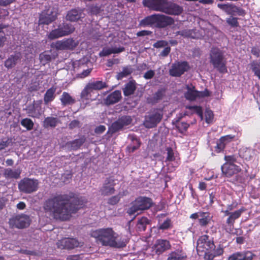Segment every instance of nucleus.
Masks as SVG:
<instances>
[{
	"mask_svg": "<svg viewBox=\"0 0 260 260\" xmlns=\"http://www.w3.org/2000/svg\"><path fill=\"white\" fill-rule=\"evenodd\" d=\"M85 203L86 200L82 197L72 198L67 194H58L46 200L43 208L46 213L54 218L66 220L70 218L72 213L82 208Z\"/></svg>",
	"mask_w": 260,
	"mask_h": 260,
	"instance_id": "f257e3e1",
	"label": "nucleus"
},
{
	"mask_svg": "<svg viewBox=\"0 0 260 260\" xmlns=\"http://www.w3.org/2000/svg\"><path fill=\"white\" fill-rule=\"evenodd\" d=\"M91 237L95 238L102 245L112 248H122L126 246L127 240L115 232L112 228H102L90 233Z\"/></svg>",
	"mask_w": 260,
	"mask_h": 260,
	"instance_id": "f03ea898",
	"label": "nucleus"
},
{
	"mask_svg": "<svg viewBox=\"0 0 260 260\" xmlns=\"http://www.w3.org/2000/svg\"><path fill=\"white\" fill-rule=\"evenodd\" d=\"M197 250L198 252H204L205 260H213L223 252V248L216 247L212 239L206 235L201 236L198 240Z\"/></svg>",
	"mask_w": 260,
	"mask_h": 260,
	"instance_id": "7ed1b4c3",
	"label": "nucleus"
},
{
	"mask_svg": "<svg viewBox=\"0 0 260 260\" xmlns=\"http://www.w3.org/2000/svg\"><path fill=\"white\" fill-rule=\"evenodd\" d=\"M143 4L150 10L170 15H178L183 11L181 7L168 0H143Z\"/></svg>",
	"mask_w": 260,
	"mask_h": 260,
	"instance_id": "20e7f679",
	"label": "nucleus"
},
{
	"mask_svg": "<svg viewBox=\"0 0 260 260\" xmlns=\"http://www.w3.org/2000/svg\"><path fill=\"white\" fill-rule=\"evenodd\" d=\"M174 23V19L162 14H153L142 19L140 24L143 26H154L158 28H164Z\"/></svg>",
	"mask_w": 260,
	"mask_h": 260,
	"instance_id": "39448f33",
	"label": "nucleus"
},
{
	"mask_svg": "<svg viewBox=\"0 0 260 260\" xmlns=\"http://www.w3.org/2000/svg\"><path fill=\"white\" fill-rule=\"evenodd\" d=\"M210 62L214 68L220 72L224 73L227 72L225 62L223 60V53L217 48H213L210 52Z\"/></svg>",
	"mask_w": 260,
	"mask_h": 260,
	"instance_id": "423d86ee",
	"label": "nucleus"
},
{
	"mask_svg": "<svg viewBox=\"0 0 260 260\" xmlns=\"http://www.w3.org/2000/svg\"><path fill=\"white\" fill-rule=\"evenodd\" d=\"M152 205V200L146 197H139L132 203V206L128 209L127 213L132 215L139 214V211L147 210Z\"/></svg>",
	"mask_w": 260,
	"mask_h": 260,
	"instance_id": "0eeeda50",
	"label": "nucleus"
},
{
	"mask_svg": "<svg viewBox=\"0 0 260 260\" xmlns=\"http://www.w3.org/2000/svg\"><path fill=\"white\" fill-rule=\"evenodd\" d=\"M225 160L226 162L221 166V169L222 173L225 176H231L241 170V168L236 164L238 162L236 156H225Z\"/></svg>",
	"mask_w": 260,
	"mask_h": 260,
	"instance_id": "6e6552de",
	"label": "nucleus"
},
{
	"mask_svg": "<svg viewBox=\"0 0 260 260\" xmlns=\"http://www.w3.org/2000/svg\"><path fill=\"white\" fill-rule=\"evenodd\" d=\"M234 134L223 136L217 141L216 146V151L219 152L223 150L225 146L233 140H238L242 136V129L239 127H234L233 128Z\"/></svg>",
	"mask_w": 260,
	"mask_h": 260,
	"instance_id": "1a4fd4ad",
	"label": "nucleus"
},
{
	"mask_svg": "<svg viewBox=\"0 0 260 260\" xmlns=\"http://www.w3.org/2000/svg\"><path fill=\"white\" fill-rule=\"evenodd\" d=\"M162 116V110L160 109H154L145 116L144 125L146 127L149 128L154 127L161 121Z\"/></svg>",
	"mask_w": 260,
	"mask_h": 260,
	"instance_id": "9d476101",
	"label": "nucleus"
},
{
	"mask_svg": "<svg viewBox=\"0 0 260 260\" xmlns=\"http://www.w3.org/2000/svg\"><path fill=\"white\" fill-rule=\"evenodd\" d=\"M39 182L37 179L25 178L18 184L19 190L26 193H30L37 190Z\"/></svg>",
	"mask_w": 260,
	"mask_h": 260,
	"instance_id": "9b49d317",
	"label": "nucleus"
},
{
	"mask_svg": "<svg viewBox=\"0 0 260 260\" xmlns=\"http://www.w3.org/2000/svg\"><path fill=\"white\" fill-rule=\"evenodd\" d=\"M9 223L12 228L23 229L29 226L30 219L29 217L26 215L18 214L12 217Z\"/></svg>",
	"mask_w": 260,
	"mask_h": 260,
	"instance_id": "f8f14e48",
	"label": "nucleus"
},
{
	"mask_svg": "<svg viewBox=\"0 0 260 260\" xmlns=\"http://www.w3.org/2000/svg\"><path fill=\"white\" fill-rule=\"evenodd\" d=\"M78 45V41L73 38H68L53 42L51 47L58 50H73Z\"/></svg>",
	"mask_w": 260,
	"mask_h": 260,
	"instance_id": "ddd939ff",
	"label": "nucleus"
},
{
	"mask_svg": "<svg viewBox=\"0 0 260 260\" xmlns=\"http://www.w3.org/2000/svg\"><path fill=\"white\" fill-rule=\"evenodd\" d=\"M217 7L229 15L244 16L245 13L243 9L232 3L218 4Z\"/></svg>",
	"mask_w": 260,
	"mask_h": 260,
	"instance_id": "4468645a",
	"label": "nucleus"
},
{
	"mask_svg": "<svg viewBox=\"0 0 260 260\" xmlns=\"http://www.w3.org/2000/svg\"><path fill=\"white\" fill-rule=\"evenodd\" d=\"M132 119L129 116H123L114 122L110 126L109 131L112 134L121 129L124 126L128 125L132 122Z\"/></svg>",
	"mask_w": 260,
	"mask_h": 260,
	"instance_id": "2eb2a0df",
	"label": "nucleus"
},
{
	"mask_svg": "<svg viewBox=\"0 0 260 260\" xmlns=\"http://www.w3.org/2000/svg\"><path fill=\"white\" fill-rule=\"evenodd\" d=\"M189 68L186 61H180L173 63L169 71L170 75L173 77H180Z\"/></svg>",
	"mask_w": 260,
	"mask_h": 260,
	"instance_id": "dca6fc26",
	"label": "nucleus"
},
{
	"mask_svg": "<svg viewBox=\"0 0 260 260\" xmlns=\"http://www.w3.org/2000/svg\"><path fill=\"white\" fill-rule=\"evenodd\" d=\"M246 209L244 207H241L240 209L234 211L233 212L228 213V211H223L224 215L228 216L226 220V223L231 229L234 226L235 220L238 219L241 215L246 211Z\"/></svg>",
	"mask_w": 260,
	"mask_h": 260,
	"instance_id": "f3484780",
	"label": "nucleus"
},
{
	"mask_svg": "<svg viewBox=\"0 0 260 260\" xmlns=\"http://www.w3.org/2000/svg\"><path fill=\"white\" fill-rule=\"evenodd\" d=\"M56 14L52 11L47 10L43 11L40 15L39 24L48 25L56 19Z\"/></svg>",
	"mask_w": 260,
	"mask_h": 260,
	"instance_id": "a211bd4d",
	"label": "nucleus"
},
{
	"mask_svg": "<svg viewBox=\"0 0 260 260\" xmlns=\"http://www.w3.org/2000/svg\"><path fill=\"white\" fill-rule=\"evenodd\" d=\"M115 185L114 180L112 178H107L101 189L102 194L108 196L113 194L114 192V186Z\"/></svg>",
	"mask_w": 260,
	"mask_h": 260,
	"instance_id": "6ab92c4d",
	"label": "nucleus"
},
{
	"mask_svg": "<svg viewBox=\"0 0 260 260\" xmlns=\"http://www.w3.org/2000/svg\"><path fill=\"white\" fill-rule=\"evenodd\" d=\"M157 218H158L157 224V229L158 230L165 231L172 228L173 223L170 218H165V216L164 214L158 215Z\"/></svg>",
	"mask_w": 260,
	"mask_h": 260,
	"instance_id": "aec40b11",
	"label": "nucleus"
},
{
	"mask_svg": "<svg viewBox=\"0 0 260 260\" xmlns=\"http://www.w3.org/2000/svg\"><path fill=\"white\" fill-rule=\"evenodd\" d=\"M60 244L63 246V248L73 249L75 247L82 246L83 243L79 242L75 238H66L60 241Z\"/></svg>",
	"mask_w": 260,
	"mask_h": 260,
	"instance_id": "412c9836",
	"label": "nucleus"
},
{
	"mask_svg": "<svg viewBox=\"0 0 260 260\" xmlns=\"http://www.w3.org/2000/svg\"><path fill=\"white\" fill-rule=\"evenodd\" d=\"M170 247L171 245L169 241L164 239L157 240L154 245V250L157 254L162 253L165 251L170 249Z\"/></svg>",
	"mask_w": 260,
	"mask_h": 260,
	"instance_id": "4be33fe9",
	"label": "nucleus"
},
{
	"mask_svg": "<svg viewBox=\"0 0 260 260\" xmlns=\"http://www.w3.org/2000/svg\"><path fill=\"white\" fill-rule=\"evenodd\" d=\"M187 91L184 93V96L187 100L189 101H194L197 98L208 95L207 94L196 90L194 87L191 88L189 86H187Z\"/></svg>",
	"mask_w": 260,
	"mask_h": 260,
	"instance_id": "5701e85b",
	"label": "nucleus"
},
{
	"mask_svg": "<svg viewBox=\"0 0 260 260\" xmlns=\"http://www.w3.org/2000/svg\"><path fill=\"white\" fill-rule=\"evenodd\" d=\"M26 112L29 116L38 118L42 113L41 106L40 104L35 103L27 107Z\"/></svg>",
	"mask_w": 260,
	"mask_h": 260,
	"instance_id": "b1692460",
	"label": "nucleus"
},
{
	"mask_svg": "<svg viewBox=\"0 0 260 260\" xmlns=\"http://www.w3.org/2000/svg\"><path fill=\"white\" fill-rule=\"evenodd\" d=\"M21 53L19 52H15L14 54L10 55L5 61V67L8 69L14 68L21 60Z\"/></svg>",
	"mask_w": 260,
	"mask_h": 260,
	"instance_id": "393cba45",
	"label": "nucleus"
},
{
	"mask_svg": "<svg viewBox=\"0 0 260 260\" xmlns=\"http://www.w3.org/2000/svg\"><path fill=\"white\" fill-rule=\"evenodd\" d=\"M124 50L125 48L122 46L117 47L116 46H114L111 47H105L99 53V55L101 57L107 56L111 54L119 53Z\"/></svg>",
	"mask_w": 260,
	"mask_h": 260,
	"instance_id": "a878e982",
	"label": "nucleus"
},
{
	"mask_svg": "<svg viewBox=\"0 0 260 260\" xmlns=\"http://www.w3.org/2000/svg\"><path fill=\"white\" fill-rule=\"evenodd\" d=\"M253 254L250 251L244 252H237L229 256V260H251Z\"/></svg>",
	"mask_w": 260,
	"mask_h": 260,
	"instance_id": "bb28decb",
	"label": "nucleus"
},
{
	"mask_svg": "<svg viewBox=\"0 0 260 260\" xmlns=\"http://www.w3.org/2000/svg\"><path fill=\"white\" fill-rule=\"evenodd\" d=\"M121 98V91L119 90H115L107 96L105 100V103L107 105L114 104L118 102L120 100Z\"/></svg>",
	"mask_w": 260,
	"mask_h": 260,
	"instance_id": "cd10ccee",
	"label": "nucleus"
},
{
	"mask_svg": "<svg viewBox=\"0 0 260 260\" xmlns=\"http://www.w3.org/2000/svg\"><path fill=\"white\" fill-rule=\"evenodd\" d=\"M57 27L59 29L61 34H62L64 37L70 35L75 30V27L73 25L66 22H63L59 24Z\"/></svg>",
	"mask_w": 260,
	"mask_h": 260,
	"instance_id": "c85d7f7f",
	"label": "nucleus"
},
{
	"mask_svg": "<svg viewBox=\"0 0 260 260\" xmlns=\"http://www.w3.org/2000/svg\"><path fill=\"white\" fill-rule=\"evenodd\" d=\"M199 222L202 226H206L212 220V216L209 212L200 211Z\"/></svg>",
	"mask_w": 260,
	"mask_h": 260,
	"instance_id": "c756f323",
	"label": "nucleus"
},
{
	"mask_svg": "<svg viewBox=\"0 0 260 260\" xmlns=\"http://www.w3.org/2000/svg\"><path fill=\"white\" fill-rule=\"evenodd\" d=\"M59 122V119L57 117H47L44 119L43 126L45 128H54Z\"/></svg>",
	"mask_w": 260,
	"mask_h": 260,
	"instance_id": "7c9ffc66",
	"label": "nucleus"
},
{
	"mask_svg": "<svg viewBox=\"0 0 260 260\" xmlns=\"http://www.w3.org/2000/svg\"><path fill=\"white\" fill-rule=\"evenodd\" d=\"M82 11L78 9H73L68 12L66 19L70 21H76L81 16Z\"/></svg>",
	"mask_w": 260,
	"mask_h": 260,
	"instance_id": "2f4dec72",
	"label": "nucleus"
},
{
	"mask_svg": "<svg viewBox=\"0 0 260 260\" xmlns=\"http://www.w3.org/2000/svg\"><path fill=\"white\" fill-rule=\"evenodd\" d=\"M186 257V254L182 251L176 250L168 255L167 260H183Z\"/></svg>",
	"mask_w": 260,
	"mask_h": 260,
	"instance_id": "473e14b6",
	"label": "nucleus"
},
{
	"mask_svg": "<svg viewBox=\"0 0 260 260\" xmlns=\"http://www.w3.org/2000/svg\"><path fill=\"white\" fill-rule=\"evenodd\" d=\"M21 174V170L20 169L13 170L8 168L5 170L4 172V176L7 178H18Z\"/></svg>",
	"mask_w": 260,
	"mask_h": 260,
	"instance_id": "72a5a7b5",
	"label": "nucleus"
},
{
	"mask_svg": "<svg viewBox=\"0 0 260 260\" xmlns=\"http://www.w3.org/2000/svg\"><path fill=\"white\" fill-rule=\"evenodd\" d=\"M136 88V83L134 81H129L125 85L123 88V93L125 96L130 95L134 93Z\"/></svg>",
	"mask_w": 260,
	"mask_h": 260,
	"instance_id": "f704fd0d",
	"label": "nucleus"
},
{
	"mask_svg": "<svg viewBox=\"0 0 260 260\" xmlns=\"http://www.w3.org/2000/svg\"><path fill=\"white\" fill-rule=\"evenodd\" d=\"M87 85L92 91L93 90H100L106 87V83L102 81L90 82Z\"/></svg>",
	"mask_w": 260,
	"mask_h": 260,
	"instance_id": "c9c22d12",
	"label": "nucleus"
},
{
	"mask_svg": "<svg viewBox=\"0 0 260 260\" xmlns=\"http://www.w3.org/2000/svg\"><path fill=\"white\" fill-rule=\"evenodd\" d=\"M55 58V55H51V51H45L39 55V59L42 64L45 65L50 61L52 58Z\"/></svg>",
	"mask_w": 260,
	"mask_h": 260,
	"instance_id": "e433bc0d",
	"label": "nucleus"
},
{
	"mask_svg": "<svg viewBox=\"0 0 260 260\" xmlns=\"http://www.w3.org/2000/svg\"><path fill=\"white\" fill-rule=\"evenodd\" d=\"M60 101L63 105L73 104L75 100L68 92H63L61 96Z\"/></svg>",
	"mask_w": 260,
	"mask_h": 260,
	"instance_id": "4c0bfd02",
	"label": "nucleus"
},
{
	"mask_svg": "<svg viewBox=\"0 0 260 260\" xmlns=\"http://www.w3.org/2000/svg\"><path fill=\"white\" fill-rule=\"evenodd\" d=\"M55 90V88L51 87L46 91L44 98V101L45 104H48L49 102L54 100Z\"/></svg>",
	"mask_w": 260,
	"mask_h": 260,
	"instance_id": "58836bf2",
	"label": "nucleus"
},
{
	"mask_svg": "<svg viewBox=\"0 0 260 260\" xmlns=\"http://www.w3.org/2000/svg\"><path fill=\"white\" fill-rule=\"evenodd\" d=\"M235 184L243 188L246 186L247 182V177L246 175H238L236 176Z\"/></svg>",
	"mask_w": 260,
	"mask_h": 260,
	"instance_id": "ea45409f",
	"label": "nucleus"
},
{
	"mask_svg": "<svg viewBox=\"0 0 260 260\" xmlns=\"http://www.w3.org/2000/svg\"><path fill=\"white\" fill-rule=\"evenodd\" d=\"M64 37L57 27L52 30L47 35L48 39L50 40H55Z\"/></svg>",
	"mask_w": 260,
	"mask_h": 260,
	"instance_id": "a19ab883",
	"label": "nucleus"
},
{
	"mask_svg": "<svg viewBox=\"0 0 260 260\" xmlns=\"http://www.w3.org/2000/svg\"><path fill=\"white\" fill-rule=\"evenodd\" d=\"M250 68L254 75L260 79V61H253L250 63Z\"/></svg>",
	"mask_w": 260,
	"mask_h": 260,
	"instance_id": "79ce46f5",
	"label": "nucleus"
},
{
	"mask_svg": "<svg viewBox=\"0 0 260 260\" xmlns=\"http://www.w3.org/2000/svg\"><path fill=\"white\" fill-rule=\"evenodd\" d=\"M166 92V89L165 88H161L159 89L153 96V101L157 102L158 101L162 100L165 96Z\"/></svg>",
	"mask_w": 260,
	"mask_h": 260,
	"instance_id": "37998d69",
	"label": "nucleus"
},
{
	"mask_svg": "<svg viewBox=\"0 0 260 260\" xmlns=\"http://www.w3.org/2000/svg\"><path fill=\"white\" fill-rule=\"evenodd\" d=\"M149 223V220L147 218L143 217L140 219L137 224V229L139 231H144L146 228V225Z\"/></svg>",
	"mask_w": 260,
	"mask_h": 260,
	"instance_id": "c03bdc74",
	"label": "nucleus"
},
{
	"mask_svg": "<svg viewBox=\"0 0 260 260\" xmlns=\"http://www.w3.org/2000/svg\"><path fill=\"white\" fill-rule=\"evenodd\" d=\"M186 109L189 110L191 113H196L201 119H203V110L200 106H186Z\"/></svg>",
	"mask_w": 260,
	"mask_h": 260,
	"instance_id": "a18cd8bd",
	"label": "nucleus"
},
{
	"mask_svg": "<svg viewBox=\"0 0 260 260\" xmlns=\"http://www.w3.org/2000/svg\"><path fill=\"white\" fill-rule=\"evenodd\" d=\"M84 142L83 139H76L68 143V145L71 147L73 150H77L78 149Z\"/></svg>",
	"mask_w": 260,
	"mask_h": 260,
	"instance_id": "49530a36",
	"label": "nucleus"
},
{
	"mask_svg": "<svg viewBox=\"0 0 260 260\" xmlns=\"http://www.w3.org/2000/svg\"><path fill=\"white\" fill-rule=\"evenodd\" d=\"M21 124L25 127L27 130L30 131L33 128L34 123L30 119L26 118L21 120Z\"/></svg>",
	"mask_w": 260,
	"mask_h": 260,
	"instance_id": "de8ad7c7",
	"label": "nucleus"
},
{
	"mask_svg": "<svg viewBox=\"0 0 260 260\" xmlns=\"http://www.w3.org/2000/svg\"><path fill=\"white\" fill-rule=\"evenodd\" d=\"M8 141H3L0 142V159L7 155L5 148L8 146Z\"/></svg>",
	"mask_w": 260,
	"mask_h": 260,
	"instance_id": "09e8293b",
	"label": "nucleus"
},
{
	"mask_svg": "<svg viewBox=\"0 0 260 260\" xmlns=\"http://www.w3.org/2000/svg\"><path fill=\"white\" fill-rule=\"evenodd\" d=\"M226 231L230 234L236 236H240L243 234V231L241 229L238 228L234 229V226H232L231 229L230 226H228V228L226 229Z\"/></svg>",
	"mask_w": 260,
	"mask_h": 260,
	"instance_id": "8fccbe9b",
	"label": "nucleus"
},
{
	"mask_svg": "<svg viewBox=\"0 0 260 260\" xmlns=\"http://www.w3.org/2000/svg\"><path fill=\"white\" fill-rule=\"evenodd\" d=\"M167 156L166 158V161H173L176 160V156L173 149L171 148L168 147L167 148Z\"/></svg>",
	"mask_w": 260,
	"mask_h": 260,
	"instance_id": "3c124183",
	"label": "nucleus"
},
{
	"mask_svg": "<svg viewBox=\"0 0 260 260\" xmlns=\"http://www.w3.org/2000/svg\"><path fill=\"white\" fill-rule=\"evenodd\" d=\"M92 92L91 90L86 85L81 93V98L83 100L89 99V95Z\"/></svg>",
	"mask_w": 260,
	"mask_h": 260,
	"instance_id": "603ef678",
	"label": "nucleus"
},
{
	"mask_svg": "<svg viewBox=\"0 0 260 260\" xmlns=\"http://www.w3.org/2000/svg\"><path fill=\"white\" fill-rule=\"evenodd\" d=\"M188 126L189 124L185 122H178L176 125L177 129L181 133L186 131Z\"/></svg>",
	"mask_w": 260,
	"mask_h": 260,
	"instance_id": "864d4df0",
	"label": "nucleus"
},
{
	"mask_svg": "<svg viewBox=\"0 0 260 260\" xmlns=\"http://www.w3.org/2000/svg\"><path fill=\"white\" fill-rule=\"evenodd\" d=\"M226 22L232 27H237L238 25L237 18L232 16L226 19Z\"/></svg>",
	"mask_w": 260,
	"mask_h": 260,
	"instance_id": "5fc2aeb1",
	"label": "nucleus"
},
{
	"mask_svg": "<svg viewBox=\"0 0 260 260\" xmlns=\"http://www.w3.org/2000/svg\"><path fill=\"white\" fill-rule=\"evenodd\" d=\"M237 203L233 202L232 204L228 205L226 210H222V212H223V211H228L227 212L228 213L233 212H234L233 210L237 208Z\"/></svg>",
	"mask_w": 260,
	"mask_h": 260,
	"instance_id": "6e6d98bb",
	"label": "nucleus"
},
{
	"mask_svg": "<svg viewBox=\"0 0 260 260\" xmlns=\"http://www.w3.org/2000/svg\"><path fill=\"white\" fill-rule=\"evenodd\" d=\"M205 117L206 122L209 123L211 122L213 118V113L210 110H207L205 112Z\"/></svg>",
	"mask_w": 260,
	"mask_h": 260,
	"instance_id": "4d7b16f0",
	"label": "nucleus"
},
{
	"mask_svg": "<svg viewBox=\"0 0 260 260\" xmlns=\"http://www.w3.org/2000/svg\"><path fill=\"white\" fill-rule=\"evenodd\" d=\"M190 33H192V30L190 29H184L178 32V35L186 38H189Z\"/></svg>",
	"mask_w": 260,
	"mask_h": 260,
	"instance_id": "13d9d810",
	"label": "nucleus"
},
{
	"mask_svg": "<svg viewBox=\"0 0 260 260\" xmlns=\"http://www.w3.org/2000/svg\"><path fill=\"white\" fill-rule=\"evenodd\" d=\"M120 199L119 195L113 196L110 198L108 201V203L111 205H115L117 204Z\"/></svg>",
	"mask_w": 260,
	"mask_h": 260,
	"instance_id": "bf43d9fd",
	"label": "nucleus"
},
{
	"mask_svg": "<svg viewBox=\"0 0 260 260\" xmlns=\"http://www.w3.org/2000/svg\"><path fill=\"white\" fill-rule=\"evenodd\" d=\"M154 74H155V73H154V71L149 70L145 73V74L144 75V77L146 79H150L152 78H153Z\"/></svg>",
	"mask_w": 260,
	"mask_h": 260,
	"instance_id": "052dcab7",
	"label": "nucleus"
},
{
	"mask_svg": "<svg viewBox=\"0 0 260 260\" xmlns=\"http://www.w3.org/2000/svg\"><path fill=\"white\" fill-rule=\"evenodd\" d=\"M167 44V43L165 41H157L153 44V47L156 48H159L165 46Z\"/></svg>",
	"mask_w": 260,
	"mask_h": 260,
	"instance_id": "680f3d73",
	"label": "nucleus"
},
{
	"mask_svg": "<svg viewBox=\"0 0 260 260\" xmlns=\"http://www.w3.org/2000/svg\"><path fill=\"white\" fill-rule=\"evenodd\" d=\"M131 72L128 69H124L122 72H121L118 74V78L121 79L124 77H126Z\"/></svg>",
	"mask_w": 260,
	"mask_h": 260,
	"instance_id": "e2e57ef3",
	"label": "nucleus"
},
{
	"mask_svg": "<svg viewBox=\"0 0 260 260\" xmlns=\"http://www.w3.org/2000/svg\"><path fill=\"white\" fill-rule=\"evenodd\" d=\"M251 53L255 56L256 57H258L260 56V49L258 48L257 47H253L251 49Z\"/></svg>",
	"mask_w": 260,
	"mask_h": 260,
	"instance_id": "0e129e2a",
	"label": "nucleus"
},
{
	"mask_svg": "<svg viewBox=\"0 0 260 260\" xmlns=\"http://www.w3.org/2000/svg\"><path fill=\"white\" fill-rule=\"evenodd\" d=\"M151 34V31L149 30H141L137 33V36L138 37L148 36Z\"/></svg>",
	"mask_w": 260,
	"mask_h": 260,
	"instance_id": "69168bd1",
	"label": "nucleus"
},
{
	"mask_svg": "<svg viewBox=\"0 0 260 260\" xmlns=\"http://www.w3.org/2000/svg\"><path fill=\"white\" fill-rule=\"evenodd\" d=\"M171 51L170 47H165L160 53V55L162 56H167Z\"/></svg>",
	"mask_w": 260,
	"mask_h": 260,
	"instance_id": "338daca9",
	"label": "nucleus"
},
{
	"mask_svg": "<svg viewBox=\"0 0 260 260\" xmlns=\"http://www.w3.org/2000/svg\"><path fill=\"white\" fill-rule=\"evenodd\" d=\"M106 130V127L104 125H100L95 129V132L97 134L103 133Z\"/></svg>",
	"mask_w": 260,
	"mask_h": 260,
	"instance_id": "774afa93",
	"label": "nucleus"
}]
</instances>
